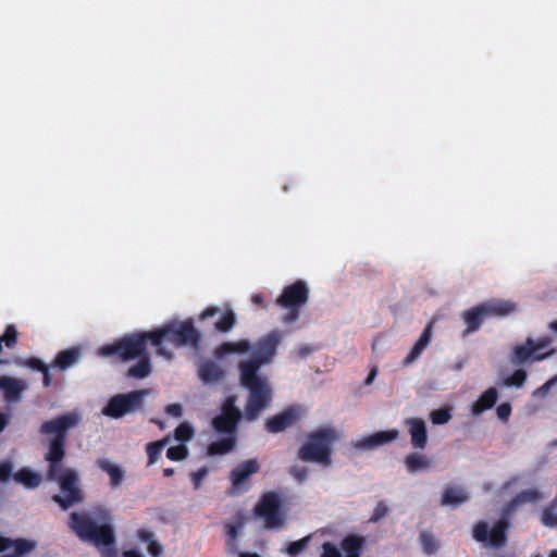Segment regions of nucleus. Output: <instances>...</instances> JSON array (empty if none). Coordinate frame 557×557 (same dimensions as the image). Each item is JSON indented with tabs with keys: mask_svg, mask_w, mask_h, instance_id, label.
I'll use <instances>...</instances> for the list:
<instances>
[{
	"mask_svg": "<svg viewBox=\"0 0 557 557\" xmlns=\"http://www.w3.org/2000/svg\"><path fill=\"white\" fill-rule=\"evenodd\" d=\"M197 339L198 333L191 320L172 321L156 331L132 334L113 344L104 345L99 348L98 354L102 357L117 355L124 360L138 358L139 361L129 368L128 375L144 379L151 372L150 359L147 354L148 343L156 347L157 354L170 359L172 354L166 349V345H194Z\"/></svg>",
	"mask_w": 557,
	"mask_h": 557,
	"instance_id": "obj_1",
	"label": "nucleus"
},
{
	"mask_svg": "<svg viewBox=\"0 0 557 557\" xmlns=\"http://www.w3.org/2000/svg\"><path fill=\"white\" fill-rule=\"evenodd\" d=\"M79 421L81 417L77 412H67L41 425V432L51 436L46 455V459L50 463L48 475L50 480L57 481L60 485V494L54 495L53 500L63 509H67L83 499L77 472L58 465L64 456L63 445L66 432L76 426Z\"/></svg>",
	"mask_w": 557,
	"mask_h": 557,
	"instance_id": "obj_2",
	"label": "nucleus"
},
{
	"mask_svg": "<svg viewBox=\"0 0 557 557\" xmlns=\"http://www.w3.org/2000/svg\"><path fill=\"white\" fill-rule=\"evenodd\" d=\"M282 337L283 334L278 331L268 333L259 339L252 357L239 363L240 382L249 391L244 411L247 420L257 419L271 403L272 387L268 379L258 373V369L271 362Z\"/></svg>",
	"mask_w": 557,
	"mask_h": 557,
	"instance_id": "obj_3",
	"label": "nucleus"
},
{
	"mask_svg": "<svg viewBox=\"0 0 557 557\" xmlns=\"http://www.w3.org/2000/svg\"><path fill=\"white\" fill-rule=\"evenodd\" d=\"M339 440V432L334 428H322L310 433L298 449V457L307 462L329 467L334 444Z\"/></svg>",
	"mask_w": 557,
	"mask_h": 557,
	"instance_id": "obj_4",
	"label": "nucleus"
},
{
	"mask_svg": "<svg viewBox=\"0 0 557 557\" xmlns=\"http://www.w3.org/2000/svg\"><path fill=\"white\" fill-rule=\"evenodd\" d=\"M239 418L240 412L235 407V399L233 397H228L222 406L221 414L212 421L215 432L221 437L214 440L209 445V455H224L233 449L235 445L236 425Z\"/></svg>",
	"mask_w": 557,
	"mask_h": 557,
	"instance_id": "obj_5",
	"label": "nucleus"
},
{
	"mask_svg": "<svg viewBox=\"0 0 557 557\" xmlns=\"http://www.w3.org/2000/svg\"><path fill=\"white\" fill-rule=\"evenodd\" d=\"M70 527L79 539L101 548L106 557H112L111 545L114 542V537L109 524L97 523L89 515L73 512Z\"/></svg>",
	"mask_w": 557,
	"mask_h": 557,
	"instance_id": "obj_6",
	"label": "nucleus"
},
{
	"mask_svg": "<svg viewBox=\"0 0 557 557\" xmlns=\"http://www.w3.org/2000/svg\"><path fill=\"white\" fill-rule=\"evenodd\" d=\"M552 344L553 337L548 335L528 337L524 342L513 345L511 360L516 364L543 361L555 354L556 349Z\"/></svg>",
	"mask_w": 557,
	"mask_h": 557,
	"instance_id": "obj_7",
	"label": "nucleus"
},
{
	"mask_svg": "<svg viewBox=\"0 0 557 557\" xmlns=\"http://www.w3.org/2000/svg\"><path fill=\"white\" fill-rule=\"evenodd\" d=\"M507 510L499 519L479 521L473 528L475 541L492 547H500L506 543V530L509 527Z\"/></svg>",
	"mask_w": 557,
	"mask_h": 557,
	"instance_id": "obj_8",
	"label": "nucleus"
},
{
	"mask_svg": "<svg viewBox=\"0 0 557 557\" xmlns=\"http://www.w3.org/2000/svg\"><path fill=\"white\" fill-rule=\"evenodd\" d=\"M308 299V287L305 282L298 281L284 288L276 302L286 313L283 315L285 323H293L299 317V309Z\"/></svg>",
	"mask_w": 557,
	"mask_h": 557,
	"instance_id": "obj_9",
	"label": "nucleus"
},
{
	"mask_svg": "<svg viewBox=\"0 0 557 557\" xmlns=\"http://www.w3.org/2000/svg\"><path fill=\"white\" fill-rule=\"evenodd\" d=\"M255 513L262 519L267 529L278 530L286 522V517L281 511V498L273 492L267 493L260 498L255 507Z\"/></svg>",
	"mask_w": 557,
	"mask_h": 557,
	"instance_id": "obj_10",
	"label": "nucleus"
},
{
	"mask_svg": "<svg viewBox=\"0 0 557 557\" xmlns=\"http://www.w3.org/2000/svg\"><path fill=\"white\" fill-rule=\"evenodd\" d=\"M146 395L147 392L145 391L117 395L110 399L102 412L112 418H120L140 408Z\"/></svg>",
	"mask_w": 557,
	"mask_h": 557,
	"instance_id": "obj_11",
	"label": "nucleus"
},
{
	"mask_svg": "<svg viewBox=\"0 0 557 557\" xmlns=\"http://www.w3.org/2000/svg\"><path fill=\"white\" fill-rule=\"evenodd\" d=\"M364 541L358 535H348L339 544V546L325 542L322 545L320 557H360L363 549Z\"/></svg>",
	"mask_w": 557,
	"mask_h": 557,
	"instance_id": "obj_12",
	"label": "nucleus"
},
{
	"mask_svg": "<svg viewBox=\"0 0 557 557\" xmlns=\"http://www.w3.org/2000/svg\"><path fill=\"white\" fill-rule=\"evenodd\" d=\"M399 436V431L396 429L388 431H380L368 436L358 438L354 446L360 450H371L382 447Z\"/></svg>",
	"mask_w": 557,
	"mask_h": 557,
	"instance_id": "obj_13",
	"label": "nucleus"
},
{
	"mask_svg": "<svg viewBox=\"0 0 557 557\" xmlns=\"http://www.w3.org/2000/svg\"><path fill=\"white\" fill-rule=\"evenodd\" d=\"M404 424L410 435L411 445L418 449L425 448L429 441L425 421L421 418L412 417L406 419Z\"/></svg>",
	"mask_w": 557,
	"mask_h": 557,
	"instance_id": "obj_14",
	"label": "nucleus"
},
{
	"mask_svg": "<svg viewBox=\"0 0 557 557\" xmlns=\"http://www.w3.org/2000/svg\"><path fill=\"white\" fill-rule=\"evenodd\" d=\"M35 547V541L25 539L11 540L0 535V552L12 550V553H8L3 557H24L25 555L33 552Z\"/></svg>",
	"mask_w": 557,
	"mask_h": 557,
	"instance_id": "obj_15",
	"label": "nucleus"
},
{
	"mask_svg": "<svg viewBox=\"0 0 557 557\" xmlns=\"http://www.w3.org/2000/svg\"><path fill=\"white\" fill-rule=\"evenodd\" d=\"M27 382L22 379L1 375L0 391L7 401L16 403L22 398V393L27 388Z\"/></svg>",
	"mask_w": 557,
	"mask_h": 557,
	"instance_id": "obj_16",
	"label": "nucleus"
},
{
	"mask_svg": "<svg viewBox=\"0 0 557 557\" xmlns=\"http://www.w3.org/2000/svg\"><path fill=\"white\" fill-rule=\"evenodd\" d=\"M258 469L259 466L255 459L240 463L231 475L233 491L235 493H243L246 490V481L251 474L256 473Z\"/></svg>",
	"mask_w": 557,
	"mask_h": 557,
	"instance_id": "obj_17",
	"label": "nucleus"
},
{
	"mask_svg": "<svg viewBox=\"0 0 557 557\" xmlns=\"http://www.w3.org/2000/svg\"><path fill=\"white\" fill-rule=\"evenodd\" d=\"M96 465L101 471L108 474L111 487L117 488L122 485L126 473L122 465L106 457L97 459Z\"/></svg>",
	"mask_w": 557,
	"mask_h": 557,
	"instance_id": "obj_18",
	"label": "nucleus"
},
{
	"mask_svg": "<svg viewBox=\"0 0 557 557\" xmlns=\"http://www.w3.org/2000/svg\"><path fill=\"white\" fill-rule=\"evenodd\" d=\"M301 416L300 408H289L267 421V428L270 432L277 433L294 422H296Z\"/></svg>",
	"mask_w": 557,
	"mask_h": 557,
	"instance_id": "obj_19",
	"label": "nucleus"
},
{
	"mask_svg": "<svg viewBox=\"0 0 557 557\" xmlns=\"http://www.w3.org/2000/svg\"><path fill=\"white\" fill-rule=\"evenodd\" d=\"M487 318H504L517 311V304L511 300L491 299L481 304Z\"/></svg>",
	"mask_w": 557,
	"mask_h": 557,
	"instance_id": "obj_20",
	"label": "nucleus"
},
{
	"mask_svg": "<svg viewBox=\"0 0 557 557\" xmlns=\"http://www.w3.org/2000/svg\"><path fill=\"white\" fill-rule=\"evenodd\" d=\"M549 492L540 487L528 488L519 493L508 505L507 513H511L518 506L522 504H535L548 496Z\"/></svg>",
	"mask_w": 557,
	"mask_h": 557,
	"instance_id": "obj_21",
	"label": "nucleus"
},
{
	"mask_svg": "<svg viewBox=\"0 0 557 557\" xmlns=\"http://www.w3.org/2000/svg\"><path fill=\"white\" fill-rule=\"evenodd\" d=\"M405 467L408 473L429 471L432 467V460L420 453H410L405 458Z\"/></svg>",
	"mask_w": 557,
	"mask_h": 557,
	"instance_id": "obj_22",
	"label": "nucleus"
},
{
	"mask_svg": "<svg viewBox=\"0 0 557 557\" xmlns=\"http://www.w3.org/2000/svg\"><path fill=\"white\" fill-rule=\"evenodd\" d=\"M487 319L485 311L483 310L482 305L473 307L467 310L463 313V320L466 323V333H473L478 331L483 323V321Z\"/></svg>",
	"mask_w": 557,
	"mask_h": 557,
	"instance_id": "obj_23",
	"label": "nucleus"
},
{
	"mask_svg": "<svg viewBox=\"0 0 557 557\" xmlns=\"http://www.w3.org/2000/svg\"><path fill=\"white\" fill-rule=\"evenodd\" d=\"M498 398V393L495 387L487 388L480 398L474 401L471 406V412L473 416H480L487 409H491Z\"/></svg>",
	"mask_w": 557,
	"mask_h": 557,
	"instance_id": "obj_24",
	"label": "nucleus"
},
{
	"mask_svg": "<svg viewBox=\"0 0 557 557\" xmlns=\"http://www.w3.org/2000/svg\"><path fill=\"white\" fill-rule=\"evenodd\" d=\"M251 345L247 339H240L236 342H226L219 346L215 350L218 357H224L230 354L243 355L250 350Z\"/></svg>",
	"mask_w": 557,
	"mask_h": 557,
	"instance_id": "obj_25",
	"label": "nucleus"
},
{
	"mask_svg": "<svg viewBox=\"0 0 557 557\" xmlns=\"http://www.w3.org/2000/svg\"><path fill=\"white\" fill-rule=\"evenodd\" d=\"M223 375V371L213 361H206L199 368L200 380L206 384L216 383Z\"/></svg>",
	"mask_w": 557,
	"mask_h": 557,
	"instance_id": "obj_26",
	"label": "nucleus"
},
{
	"mask_svg": "<svg viewBox=\"0 0 557 557\" xmlns=\"http://www.w3.org/2000/svg\"><path fill=\"white\" fill-rule=\"evenodd\" d=\"M14 480L27 488L37 487L41 482V475L30 468H22L13 475Z\"/></svg>",
	"mask_w": 557,
	"mask_h": 557,
	"instance_id": "obj_27",
	"label": "nucleus"
},
{
	"mask_svg": "<svg viewBox=\"0 0 557 557\" xmlns=\"http://www.w3.org/2000/svg\"><path fill=\"white\" fill-rule=\"evenodd\" d=\"M81 357L79 348H71L60 351L54 359V364L60 370H65L74 366Z\"/></svg>",
	"mask_w": 557,
	"mask_h": 557,
	"instance_id": "obj_28",
	"label": "nucleus"
},
{
	"mask_svg": "<svg viewBox=\"0 0 557 557\" xmlns=\"http://www.w3.org/2000/svg\"><path fill=\"white\" fill-rule=\"evenodd\" d=\"M469 499V493L462 487H449L443 495V504L458 506Z\"/></svg>",
	"mask_w": 557,
	"mask_h": 557,
	"instance_id": "obj_29",
	"label": "nucleus"
},
{
	"mask_svg": "<svg viewBox=\"0 0 557 557\" xmlns=\"http://www.w3.org/2000/svg\"><path fill=\"white\" fill-rule=\"evenodd\" d=\"M541 521L545 527L557 528V494L553 502L543 509Z\"/></svg>",
	"mask_w": 557,
	"mask_h": 557,
	"instance_id": "obj_30",
	"label": "nucleus"
},
{
	"mask_svg": "<svg viewBox=\"0 0 557 557\" xmlns=\"http://www.w3.org/2000/svg\"><path fill=\"white\" fill-rule=\"evenodd\" d=\"M236 315L231 309H226L220 320L215 323V329L221 332H228L235 324Z\"/></svg>",
	"mask_w": 557,
	"mask_h": 557,
	"instance_id": "obj_31",
	"label": "nucleus"
},
{
	"mask_svg": "<svg viewBox=\"0 0 557 557\" xmlns=\"http://www.w3.org/2000/svg\"><path fill=\"white\" fill-rule=\"evenodd\" d=\"M170 442L169 438H164L162 441L149 443L147 445V453L149 457V463H154L159 457L161 456V453L165 445Z\"/></svg>",
	"mask_w": 557,
	"mask_h": 557,
	"instance_id": "obj_32",
	"label": "nucleus"
},
{
	"mask_svg": "<svg viewBox=\"0 0 557 557\" xmlns=\"http://www.w3.org/2000/svg\"><path fill=\"white\" fill-rule=\"evenodd\" d=\"M430 329L428 327L423 334L420 336L419 341L416 343V345L413 346L410 355L408 356V361H412L414 360L416 358H418L420 356V354L422 352V350L428 346L429 342H430Z\"/></svg>",
	"mask_w": 557,
	"mask_h": 557,
	"instance_id": "obj_33",
	"label": "nucleus"
},
{
	"mask_svg": "<svg viewBox=\"0 0 557 557\" xmlns=\"http://www.w3.org/2000/svg\"><path fill=\"white\" fill-rule=\"evenodd\" d=\"M194 434H195V430L187 422L181 423L175 429V440L183 444H185L187 441L191 440Z\"/></svg>",
	"mask_w": 557,
	"mask_h": 557,
	"instance_id": "obj_34",
	"label": "nucleus"
},
{
	"mask_svg": "<svg viewBox=\"0 0 557 557\" xmlns=\"http://www.w3.org/2000/svg\"><path fill=\"white\" fill-rule=\"evenodd\" d=\"M527 380V372L522 369L516 370L512 375L504 379L503 385L506 387H521Z\"/></svg>",
	"mask_w": 557,
	"mask_h": 557,
	"instance_id": "obj_35",
	"label": "nucleus"
},
{
	"mask_svg": "<svg viewBox=\"0 0 557 557\" xmlns=\"http://www.w3.org/2000/svg\"><path fill=\"white\" fill-rule=\"evenodd\" d=\"M450 418L451 413L449 409H437L430 413L432 423L437 425L447 423Z\"/></svg>",
	"mask_w": 557,
	"mask_h": 557,
	"instance_id": "obj_36",
	"label": "nucleus"
},
{
	"mask_svg": "<svg viewBox=\"0 0 557 557\" xmlns=\"http://www.w3.org/2000/svg\"><path fill=\"white\" fill-rule=\"evenodd\" d=\"M166 456L174 461L182 460L187 456V448L185 444L180 443L176 446H171L166 451Z\"/></svg>",
	"mask_w": 557,
	"mask_h": 557,
	"instance_id": "obj_37",
	"label": "nucleus"
},
{
	"mask_svg": "<svg viewBox=\"0 0 557 557\" xmlns=\"http://www.w3.org/2000/svg\"><path fill=\"white\" fill-rule=\"evenodd\" d=\"M310 539H311V536L308 535V536L300 539L299 541L293 542L286 549L287 554L290 556H296L297 554H299L301 550H304L307 547V545L310 542Z\"/></svg>",
	"mask_w": 557,
	"mask_h": 557,
	"instance_id": "obj_38",
	"label": "nucleus"
},
{
	"mask_svg": "<svg viewBox=\"0 0 557 557\" xmlns=\"http://www.w3.org/2000/svg\"><path fill=\"white\" fill-rule=\"evenodd\" d=\"M0 341L3 342L8 347L14 346L17 341V332L15 327L13 325H9L4 334L0 337Z\"/></svg>",
	"mask_w": 557,
	"mask_h": 557,
	"instance_id": "obj_39",
	"label": "nucleus"
},
{
	"mask_svg": "<svg viewBox=\"0 0 557 557\" xmlns=\"http://www.w3.org/2000/svg\"><path fill=\"white\" fill-rule=\"evenodd\" d=\"M556 382H557V376L552 377L545 384H543L541 387H539L537 389L534 391V396L537 398L545 397L546 394L548 393V391L552 388V386L555 385Z\"/></svg>",
	"mask_w": 557,
	"mask_h": 557,
	"instance_id": "obj_40",
	"label": "nucleus"
},
{
	"mask_svg": "<svg viewBox=\"0 0 557 557\" xmlns=\"http://www.w3.org/2000/svg\"><path fill=\"white\" fill-rule=\"evenodd\" d=\"M21 364L28 367L30 369H34V370L41 371V372L45 371V369L47 368L44 364V362L38 358L25 359V360L21 361Z\"/></svg>",
	"mask_w": 557,
	"mask_h": 557,
	"instance_id": "obj_41",
	"label": "nucleus"
},
{
	"mask_svg": "<svg viewBox=\"0 0 557 557\" xmlns=\"http://www.w3.org/2000/svg\"><path fill=\"white\" fill-rule=\"evenodd\" d=\"M13 469V462L11 460L0 461V481H5Z\"/></svg>",
	"mask_w": 557,
	"mask_h": 557,
	"instance_id": "obj_42",
	"label": "nucleus"
},
{
	"mask_svg": "<svg viewBox=\"0 0 557 557\" xmlns=\"http://www.w3.org/2000/svg\"><path fill=\"white\" fill-rule=\"evenodd\" d=\"M228 545L236 549V540L239 535V529L235 525H227Z\"/></svg>",
	"mask_w": 557,
	"mask_h": 557,
	"instance_id": "obj_43",
	"label": "nucleus"
},
{
	"mask_svg": "<svg viewBox=\"0 0 557 557\" xmlns=\"http://www.w3.org/2000/svg\"><path fill=\"white\" fill-rule=\"evenodd\" d=\"M511 413V406L508 403L500 404L496 408V414L500 420H507Z\"/></svg>",
	"mask_w": 557,
	"mask_h": 557,
	"instance_id": "obj_44",
	"label": "nucleus"
},
{
	"mask_svg": "<svg viewBox=\"0 0 557 557\" xmlns=\"http://www.w3.org/2000/svg\"><path fill=\"white\" fill-rule=\"evenodd\" d=\"M208 474V470L206 468L199 469L198 471L191 474V480L196 488H198L201 484V481Z\"/></svg>",
	"mask_w": 557,
	"mask_h": 557,
	"instance_id": "obj_45",
	"label": "nucleus"
},
{
	"mask_svg": "<svg viewBox=\"0 0 557 557\" xmlns=\"http://www.w3.org/2000/svg\"><path fill=\"white\" fill-rule=\"evenodd\" d=\"M165 411L169 416L178 418L182 416L183 408L180 404H171L166 407Z\"/></svg>",
	"mask_w": 557,
	"mask_h": 557,
	"instance_id": "obj_46",
	"label": "nucleus"
},
{
	"mask_svg": "<svg viewBox=\"0 0 557 557\" xmlns=\"http://www.w3.org/2000/svg\"><path fill=\"white\" fill-rule=\"evenodd\" d=\"M148 552L151 556L158 557L162 552V547L156 541H150L148 544Z\"/></svg>",
	"mask_w": 557,
	"mask_h": 557,
	"instance_id": "obj_47",
	"label": "nucleus"
},
{
	"mask_svg": "<svg viewBox=\"0 0 557 557\" xmlns=\"http://www.w3.org/2000/svg\"><path fill=\"white\" fill-rule=\"evenodd\" d=\"M421 541H422V544H423L425 550L431 552L434 549L435 545L433 544L431 535L422 534Z\"/></svg>",
	"mask_w": 557,
	"mask_h": 557,
	"instance_id": "obj_48",
	"label": "nucleus"
},
{
	"mask_svg": "<svg viewBox=\"0 0 557 557\" xmlns=\"http://www.w3.org/2000/svg\"><path fill=\"white\" fill-rule=\"evenodd\" d=\"M292 474L297 479V480H305L306 476H307V470L304 469V468H298V467H294L292 469Z\"/></svg>",
	"mask_w": 557,
	"mask_h": 557,
	"instance_id": "obj_49",
	"label": "nucleus"
},
{
	"mask_svg": "<svg viewBox=\"0 0 557 557\" xmlns=\"http://www.w3.org/2000/svg\"><path fill=\"white\" fill-rule=\"evenodd\" d=\"M218 312H219V309H218L216 307H209V308L205 309V310L200 313L199 318H200L201 320H203V319H207V318H209V317H213V315H214V314H216Z\"/></svg>",
	"mask_w": 557,
	"mask_h": 557,
	"instance_id": "obj_50",
	"label": "nucleus"
},
{
	"mask_svg": "<svg viewBox=\"0 0 557 557\" xmlns=\"http://www.w3.org/2000/svg\"><path fill=\"white\" fill-rule=\"evenodd\" d=\"M251 302L255 305V306H259V307H265V302H264V299L261 295L259 294H255L252 295L251 297Z\"/></svg>",
	"mask_w": 557,
	"mask_h": 557,
	"instance_id": "obj_51",
	"label": "nucleus"
},
{
	"mask_svg": "<svg viewBox=\"0 0 557 557\" xmlns=\"http://www.w3.org/2000/svg\"><path fill=\"white\" fill-rule=\"evenodd\" d=\"M9 422V416L4 413H0V432L7 426Z\"/></svg>",
	"mask_w": 557,
	"mask_h": 557,
	"instance_id": "obj_52",
	"label": "nucleus"
},
{
	"mask_svg": "<svg viewBox=\"0 0 557 557\" xmlns=\"http://www.w3.org/2000/svg\"><path fill=\"white\" fill-rule=\"evenodd\" d=\"M376 374H377V370L376 369H372L371 372L369 373L367 380H366V384L370 385L374 381V379L376 377Z\"/></svg>",
	"mask_w": 557,
	"mask_h": 557,
	"instance_id": "obj_53",
	"label": "nucleus"
},
{
	"mask_svg": "<svg viewBox=\"0 0 557 557\" xmlns=\"http://www.w3.org/2000/svg\"><path fill=\"white\" fill-rule=\"evenodd\" d=\"M42 373H44V385L49 386L51 384V376H50L47 368L45 369V371H42Z\"/></svg>",
	"mask_w": 557,
	"mask_h": 557,
	"instance_id": "obj_54",
	"label": "nucleus"
},
{
	"mask_svg": "<svg viewBox=\"0 0 557 557\" xmlns=\"http://www.w3.org/2000/svg\"><path fill=\"white\" fill-rule=\"evenodd\" d=\"M124 557H143L137 550H127L124 553Z\"/></svg>",
	"mask_w": 557,
	"mask_h": 557,
	"instance_id": "obj_55",
	"label": "nucleus"
},
{
	"mask_svg": "<svg viewBox=\"0 0 557 557\" xmlns=\"http://www.w3.org/2000/svg\"><path fill=\"white\" fill-rule=\"evenodd\" d=\"M548 330L554 333H557V320H554L548 324Z\"/></svg>",
	"mask_w": 557,
	"mask_h": 557,
	"instance_id": "obj_56",
	"label": "nucleus"
},
{
	"mask_svg": "<svg viewBox=\"0 0 557 557\" xmlns=\"http://www.w3.org/2000/svg\"><path fill=\"white\" fill-rule=\"evenodd\" d=\"M238 557H260L258 554L255 553H242Z\"/></svg>",
	"mask_w": 557,
	"mask_h": 557,
	"instance_id": "obj_57",
	"label": "nucleus"
},
{
	"mask_svg": "<svg viewBox=\"0 0 557 557\" xmlns=\"http://www.w3.org/2000/svg\"><path fill=\"white\" fill-rule=\"evenodd\" d=\"M173 472H174V471H173V469H170V468H169V469H165V470H164V475L170 476V475H172V474H173Z\"/></svg>",
	"mask_w": 557,
	"mask_h": 557,
	"instance_id": "obj_58",
	"label": "nucleus"
},
{
	"mask_svg": "<svg viewBox=\"0 0 557 557\" xmlns=\"http://www.w3.org/2000/svg\"><path fill=\"white\" fill-rule=\"evenodd\" d=\"M552 448H557V437L549 443Z\"/></svg>",
	"mask_w": 557,
	"mask_h": 557,
	"instance_id": "obj_59",
	"label": "nucleus"
},
{
	"mask_svg": "<svg viewBox=\"0 0 557 557\" xmlns=\"http://www.w3.org/2000/svg\"><path fill=\"white\" fill-rule=\"evenodd\" d=\"M548 557H557V549L552 550Z\"/></svg>",
	"mask_w": 557,
	"mask_h": 557,
	"instance_id": "obj_60",
	"label": "nucleus"
},
{
	"mask_svg": "<svg viewBox=\"0 0 557 557\" xmlns=\"http://www.w3.org/2000/svg\"><path fill=\"white\" fill-rule=\"evenodd\" d=\"M384 509H385V508H384L383 506H381V505H380V506H377V508H376V512H379V510H382V511H383Z\"/></svg>",
	"mask_w": 557,
	"mask_h": 557,
	"instance_id": "obj_61",
	"label": "nucleus"
},
{
	"mask_svg": "<svg viewBox=\"0 0 557 557\" xmlns=\"http://www.w3.org/2000/svg\"><path fill=\"white\" fill-rule=\"evenodd\" d=\"M518 482V479H513L511 482H509L508 484L511 485V484H515Z\"/></svg>",
	"mask_w": 557,
	"mask_h": 557,
	"instance_id": "obj_62",
	"label": "nucleus"
},
{
	"mask_svg": "<svg viewBox=\"0 0 557 557\" xmlns=\"http://www.w3.org/2000/svg\"><path fill=\"white\" fill-rule=\"evenodd\" d=\"M379 515H382V510H379V512H376V518L379 517Z\"/></svg>",
	"mask_w": 557,
	"mask_h": 557,
	"instance_id": "obj_63",
	"label": "nucleus"
}]
</instances>
